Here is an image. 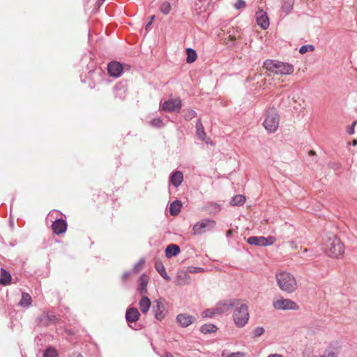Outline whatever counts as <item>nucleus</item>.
I'll list each match as a JSON object with an SVG mask.
<instances>
[{"instance_id": "obj_1", "label": "nucleus", "mask_w": 357, "mask_h": 357, "mask_svg": "<svg viewBox=\"0 0 357 357\" xmlns=\"http://www.w3.org/2000/svg\"><path fill=\"white\" fill-rule=\"evenodd\" d=\"M264 67L268 71L264 79V89H270L275 87L280 83V79L275 75H289L294 71L293 65L275 60H266L264 62Z\"/></svg>"}, {"instance_id": "obj_2", "label": "nucleus", "mask_w": 357, "mask_h": 357, "mask_svg": "<svg viewBox=\"0 0 357 357\" xmlns=\"http://www.w3.org/2000/svg\"><path fill=\"white\" fill-rule=\"evenodd\" d=\"M324 252L330 258L340 259L344 254V245L336 235H328L323 244Z\"/></svg>"}, {"instance_id": "obj_3", "label": "nucleus", "mask_w": 357, "mask_h": 357, "mask_svg": "<svg viewBox=\"0 0 357 357\" xmlns=\"http://www.w3.org/2000/svg\"><path fill=\"white\" fill-rule=\"evenodd\" d=\"M275 280L280 289L282 291L291 294L298 289L297 281L291 273L281 271L275 274Z\"/></svg>"}, {"instance_id": "obj_4", "label": "nucleus", "mask_w": 357, "mask_h": 357, "mask_svg": "<svg viewBox=\"0 0 357 357\" xmlns=\"http://www.w3.org/2000/svg\"><path fill=\"white\" fill-rule=\"evenodd\" d=\"M280 115L274 107L268 108L266 112L264 126L269 132H275L278 128L280 123Z\"/></svg>"}, {"instance_id": "obj_5", "label": "nucleus", "mask_w": 357, "mask_h": 357, "mask_svg": "<svg viewBox=\"0 0 357 357\" xmlns=\"http://www.w3.org/2000/svg\"><path fill=\"white\" fill-rule=\"evenodd\" d=\"M248 307L245 303L238 306L234 312V321L238 327L244 326L249 319Z\"/></svg>"}, {"instance_id": "obj_6", "label": "nucleus", "mask_w": 357, "mask_h": 357, "mask_svg": "<svg viewBox=\"0 0 357 357\" xmlns=\"http://www.w3.org/2000/svg\"><path fill=\"white\" fill-rule=\"evenodd\" d=\"M272 305L277 310H298L300 308L295 301L284 297L274 300Z\"/></svg>"}, {"instance_id": "obj_7", "label": "nucleus", "mask_w": 357, "mask_h": 357, "mask_svg": "<svg viewBox=\"0 0 357 357\" xmlns=\"http://www.w3.org/2000/svg\"><path fill=\"white\" fill-rule=\"evenodd\" d=\"M216 225L215 221L204 219L197 222L192 228L193 235H199L213 229Z\"/></svg>"}, {"instance_id": "obj_8", "label": "nucleus", "mask_w": 357, "mask_h": 357, "mask_svg": "<svg viewBox=\"0 0 357 357\" xmlns=\"http://www.w3.org/2000/svg\"><path fill=\"white\" fill-rule=\"evenodd\" d=\"M276 241V239L273 236H269L268 238L264 236H251L247 240V242L250 245L266 246L273 245Z\"/></svg>"}, {"instance_id": "obj_9", "label": "nucleus", "mask_w": 357, "mask_h": 357, "mask_svg": "<svg viewBox=\"0 0 357 357\" xmlns=\"http://www.w3.org/2000/svg\"><path fill=\"white\" fill-rule=\"evenodd\" d=\"M239 301L236 300H229L218 303L215 307V312L220 314L230 310L233 307L238 306Z\"/></svg>"}, {"instance_id": "obj_10", "label": "nucleus", "mask_w": 357, "mask_h": 357, "mask_svg": "<svg viewBox=\"0 0 357 357\" xmlns=\"http://www.w3.org/2000/svg\"><path fill=\"white\" fill-rule=\"evenodd\" d=\"M181 107V100L179 98H172L165 101L162 109L165 112H178Z\"/></svg>"}, {"instance_id": "obj_11", "label": "nucleus", "mask_w": 357, "mask_h": 357, "mask_svg": "<svg viewBox=\"0 0 357 357\" xmlns=\"http://www.w3.org/2000/svg\"><path fill=\"white\" fill-rule=\"evenodd\" d=\"M123 70V65L118 61H112L107 66V72L109 75L114 77H119Z\"/></svg>"}, {"instance_id": "obj_12", "label": "nucleus", "mask_w": 357, "mask_h": 357, "mask_svg": "<svg viewBox=\"0 0 357 357\" xmlns=\"http://www.w3.org/2000/svg\"><path fill=\"white\" fill-rule=\"evenodd\" d=\"M257 23L263 29H266L269 26V20L266 13L261 10L256 14Z\"/></svg>"}, {"instance_id": "obj_13", "label": "nucleus", "mask_w": 357, "mask_h": 357, "mask_svg": "<svg viewBox=\"0 0 357 357\" xmlns=\"http://www.w3.org/2000/svg\"><path fill=\"white\" fill-rule=\"evenodd\" d=\"M53 232L56 234H61L66 232L67 229V223L62 219L54 221L52 225Z\"/></svg>"}, {"instance_id": "obj_14", "label": "nucleus", "mask_w": 357, "mask_h": 357, "mask_svg": "<svg viewBox=\"0 0 357 357\" xmlns=\"http://www.w3.org/2000/svg\"><path fill=\"white\" fill-rule=\"evenodd\" d=\"M58 320L56 316L52 312L43 314L39 318V322L43 326L48 325L51 323H56Z\"/></svg>"}, {"instance_id": "obj_15", "label": "nucleus", "mask_w": 357, "mask_h": 357, "mask_svg": "<svg viewBox=\"0 0 357 357\" xmlns=\"http://www.w3.org/2000/svg\"><path fill=\"white\" fill-rule=\"evenodd\" d=\"M195 319L192 316L186 314H180L176 317L177 322L182 327H187L190 326L191 324L193 323Z\"/></svg>"}, {"instance_id": "obj_16", "label": "nucleus", "mask_w": 357, "mask_h": 357, "mask_svg": "<svg viewBox=\"0 0 357 357\" xmlns=\"http://www.w3.org/2000/svg\"><path fill=\"white\" fill-rule=\"evenodd\" d=\"M140 317L138 310L135 307H130L126 313V319L128 322H135Z\"/></svg>"}, {"instance_id": "obj_17", "label": "nucleus", "mask_w": 357, "mask_h": 357, "mask_svg": "<svg viewBox=\"0 0 357 357\" xmlns=\"http://www.w3.org/2000/svg\"><path fill=\"white\" fill-rule=\"evenodd\" d=\"M153 312L156 319L161 321L165 318V307L162 302H156V305L153 306Z\"/></svg>"}, {"instance_id": "obj_18", "label": "nucleus", "mask_w": 357, "mask_h": 357, "mask_svg": "<svg viewBox=\"0 0 357 357\" xmlns=\"http://www.w3.org/2000/svg\"><path fill=\"white\" fill-rule=\"evenodd\" d=\"M149 277L145 274L142 275L139 279V284L138 291L142 295H144L147 293L146 287L149 283Z\"/></svg>"}, {"instance_id": "obj_19", "label": "nucleus", "mask_w": 357, "mask_h": 357, "mask_svg": "<svg viewBox=\"0 0 357 357\" xmlns=\"http://www.w3.org/2000/svg\"><path fill=\"white\" fill-rule=\"evenodd\" d=\"M227 38L230 41H235L236 39L240 38L241 36V31L238 28L230 27L226 33Z\"/></svg>"}, {"instance_id": "obj_20", "label": "nucleus", "mask_w": 357, "mask_h": 357, "mask_svg": "<svg viewBox=\"0 0 357 357\" xmlns=\"http://www.w3.org/2000/svg\"><path fill=\"white\" fill-rule=\"evenodd\" d=\"M151 302L147 296H142L139 303V307L143 314H146L149 310Z\"/></svg>"}, {"instance_id": "obj_21", "label": "nucleus", "mask_w": 357, "mask_h": 357, "mask_svg": "<svg viewBox=\"0 0 357 357\" xmlns=\"http://www.w3.org/2000/svg\"><path fill=\"white\" fill-rule=\"evenodd\" d=\"M180 248L177 245H169L165 250L166 257L167 258H171L172 257L176 256L180 253Z\"/></svg>"}, {"instance_id": "obj_22", "label": "nucleus", "mask_w": 357, "mask_h": 357, "mask_svg": "<svg viewBox=\"0 0 357 357\" xmlns=\"http://www.w3.org/2000/svg\"><path fill=\"white\" fill-rule=\"evenodd\" d=\"M183 176L181 172L176 171L174 172L170 178V181L173 185L178 187L183 181Z\"/></svg>"}, {"instance_id": "obj_23", "label": "nucleus", "mask_w": 357, "mask_h": 357, "mask_svg": "<svg viewBox=\"0 0 357 357\" xmlns=\"http://www.w3.org/2000/svg\"><path fill=\"white\" fill-rule=\"evenodd\" d=\"M155 268L159 274L166 280H170V277L167 275L165 266L161 261L157 260L155 262Z\"/></svg>"}, {"instance_id": "obj_24", "label": "nucleus", "mask_w": 357, "mask_h": 357, "mask_svg": "<svg viewBox=\"0 0 357 357\" xmlns=\"http://www.w3.org/2000/svg\"><path fill=\"white\" fill-rule=\"evenodd\" d=\"M11 280L10 274L6 271L5 269H1V275H0V284L2 285H7L10 283Z\"/></svg>"}, {"instance_id": "obj_25", "label": "nucleus", "mask_w": 357, "mask_h": 357, "mask_svg": "<svg viewBox=\"0 0 357 357\" xmlns=\"http://www.w3.org/2000/svg\"><path fill=\"white\" fill-rule=\"evenodd\" d=\"M196 129H197V135L199 139L201 140H204L206 136V134L204 131V126L200 120H198L196 123Z\"/></svg>"}, {"instance_id": "obj_26", "label": "nucleus", "mask_w": 357, "mask_h": 357, "mask_svg": "<svg viewBox=\"0 0 357 357\" xmlns=\"http://www.w3.org/2000/svg\"><path fill=\"white\" fill-rule=\"evenodd\" d=\"M181 203L179 201H175L170 204L169 212L172 215H176L180 212Z\"/></svg>"}, {"instance_id": "obj_27", "label": "nucleus", "mask_w": 357, "mask_h": 357, "mask_svg": "<svg viewBox=\"0 0 357 357\" xmlns=\"http://www.w3.org/2000/svg\"><path fill=\"white\" fill-rule=\"evenodd\" d=\"M339 350L337 348L328 347L320 357H338Z\"/></svg>"}, {"instance_id": "obj_28", "label": "nucleus", "mask_w": 357, "mask_h": 357, "mask_svg": "<svg viewBox=\"0 0 357 357\" xmlns=\"http://www.w3.org/2000/svg\"><path fill=\"white\" fill-rule=\"evenodd\" d=\"M245 202V197L243 195H237L234 196L231 200V205L240 206L243 205Z\"/></svg>"}, {"instance_id": "obj_29", "label": "nucleus", "mask_w": 357, "mask_h": 357, "mask_svg": "<svg viewBox=\"0 0 357 357\" xmlns=\"http://www.w3.org/2000/svg\"><path fill=\"white\" fill-rule=\"evenodd\" d=\"M31 297L28 293H22V299L19 304L22 307H28L31 304Z\"/></svg>"}, {"instance_id": "obj_30", "label": "nucleus", "mask_w": 357, "mask_h": 357, "mask_svg": "<svg viewBox=\"0 0 357 357\" xmlns=\"http://www.w3.org/2000/svg\"><path fill=\"white\" fill-rule=\"evenodd\" d=\"M218 330L216 326L213 324H204L200 328V331L204 334H207L210 333H214Z\"/></svg>"}, {"instance_id": "obj_31", "label": "nucleus", "mask_w": 357, "mask_h": 357, "mask_svg": "<svg viewBox=\"0 0 357 357\" xmlns=\"http://www.w3.org/2000/svg\"><path fill=\"white\" fill-rule=\"evenodd\" d=\"M186 53H187V59H186L187 63H193L194 61H195V60L197 59V55L196 52L194 50H192L191 48H188L186 50Z\"/></svg>"}, {"instance_id": "obj_32", "label": "nucleus", "mask_w": 357, "mask_h": 357, "mask_svg": "<svg viewBox=\"0 0 357 357\" xmlns=\"http://www.w3.org/2000/svg\"><path fill=\"white\" fill-rule=\"evenodd\" d=\"M294 0H284L282 5V10L286 13H289L294 6Z\"/></svg>"}, {"instance_id": "obj_33", "label": "nucleus", "mask_w": 357, "mask_h": 357, "mask_svg": "<svg viewBox=\"0 0 357 357\" xmlns=\"http://www.w3.org/2000/svg\"><path fill=\"white\" fill-rule=\"evenodd\" d=\"M197 116V113L195 110L191 109H187L184 110V117L187 121L192 120L195 118Z\"/></svg>"}, {"instance_id": "obj_34", "label": "nucleus", "mask_w": 357, "mask_h": 357, "mask_svg": "<svg viewBox=\"0 0 357 357\" xmlns=\"http://www.w3.org/2000/svg\"><path fill=\"white\" fill-rule=\"evenodd\" d=\"M160 10L163 14L167 15L171 10V4L165 1L161 4Z\"/></svg>"}, {"instance_id": "obj_35", "label": "nucleus", "mask_w": 357, "mask_h": 357, "mask_svg": "<svg viewBox=\"0 0 357 357\" xmlns=\"http://www.w3.org/2000/svg\"><path fill=\"white\" fill-rule=\"evenodd\" d=\"M44 357H58V354L55 349L50 347L45 351Z\"/></svg>"}, {"instance_id": "obj_36", "label": "nucleus", "mask_w": 357, "mask_h": 357, "mask_svg": "<svg viewBox=\"0 0 357 357\" xmlns=\"http://www.w3.org/2000/svg\"><path fill=\"white\" fill-rule=\"evenodd\" d=\"M145 263L144 259H141L133 267L132 271L135 273H139L142 271L143 266Z\"/></svg>"}, {"instance_id": "obj_37", "label": "nucleus", "mask_w": 357, "mask_h": 357, "mask_svg": "<svg viewBox=\"0 0 357 357\" xmlns=\"http://www.w3.org/2000/svg\"><path fill=\"white\" fill-rule=\"evenodd\" d=\"M217 314L216 312H215V307L213 309H207L204 311H203L202 315L203 317H212L213 316Z\"/></svg>"}, {"instance_id": "obj_38", "label": "nucleus", "mask_w": 357, "mask_h": 357, "mask_svg": "<svg viewBox=\"0 0 357 357\" xmlns=\"http://www.w3.org/2000/svg\"><path fill=\"white\" fill-rule=\"evenodd\" d=\"M314 50L312 45H303L299 50L301 54H305L308 51H313Z\"/></svg>"}, {"instance_id": "obj_39", "label": "nucleus", "mask_w": 357, "mask_h": 357, "mask_svg": "<svg viewBox=\"0 0 357 357\" xmlns=\"http://www.w3.org/2000/svg\"><path fill=\"white\" fill-rule=\"evenodd\" d=\"M151 125L155 127L160 128L162 126V121L160 119H155L151 121Z\"/></svg>"}, {"instance_id": "obj_40", "label": "nucleus", "mask_w": 357, "mask_h": 357, "mask_svg": "<svg viewBox=\"0 0 357 357\" xmlns=\"http://www.w3.org/2000/svg\"><path fill=\"white\" fill-rule=\"evenodd\" d=\"M245 6V2L243 0H237L234 3V8L236 9H241Z\"/></svg>"}, {"instance_id": "obj_41", "label": "nucleus", "mask_w": 357, "mask_h": 357, "mask_svg": "<svg viewBox=\"0 0 357 357\" xmlns=\"http://www.w3.org/2000/svg\"><path fill=\"white\" fill-rule=\"evenodd\" d=\"M227 357H245V354L243 352H234L227 355Z\"/></svg>"}, {"instance_id": "obj_42", "label": "nucleus", "mask_w": 357, "mask_h": 357, "mask_svg": "<svg viewBox=\"0 0 357 357\" xmlns=\"http://www.w3.org/2000/svg\"><path fill=\"white\" fill-rule=\"evenodd\" d=\"M264 332V329L263 328H261V327H259V328H257L255 330V336H260Z\"/></svg>"}, {"instance_id": "obj_43", "label": "nucleus", "mask_w": 357, "mask_h": 357, "mask_svg": "<svg viewBox=\"0 0 357 357\" xmlns=\"http://www.w3.org/2000/svg\"><path fill=\"white\" fill-rule=\"evenodd\" d=\"M154 19H155V16L152 15L151 17V20H150L149 22H148V24L146 25V27H145L146 30H148L149 29V27L151 26Z\"/></svg>"}, {"instance_id": "obj_44", "label": "nucleus", "mask_w": 357, "mask_h": 357, "mask_svg": "<svg viewBox=\"0 0 357 357\" xmlns=\"http://www.w3.org/2000/svg\"><path fill=\"white\" fill-rule=\"evenodd\" d=\"M267 357H283L281 354H272L268 355Z\"/></svg>"}, {"instance_id": "obj_45", "label": "nucleus", "mask_w": 357, "mask_h": 357, "mask_svg": "<svg viewBox=\"0 0 357 357\" xmlns=\"http://www.w3.org/2000/svg\"><path fill=\"white\" fill-rule=\"evenodd\" d=\"M354 128H352L351 126V128L348 130V133L350 135H352V134H354Z\"/></svg>"}, {"instance_id": "obj_46", "label": "nucleus", "mask_w": 357, "mask_h": 357, "mask_svg": "<svg viewBox=\"0 0 357 357\" xmlns=\"http://www.w3.org/2000/svg\"><path fill=\"white\" fill-rule=\"evenodd\" d=\"M232 233H233V230H232V229H229V230L227 231L226 235H227V236H228V237H229V236H230L232 234Z\"/></svg>"}, {"instance_id": "obj_47", "label": "nucleus", "mask_w": 357, "mask_h": 357, "mask_svg": "<svg viewBox=\"0 0 357 357\" xmlns=\"http://www.w3.org/2000/svg\"><path fill=\"white\" fill-rule=\"evenodd\" d=\"M308 154L309 155H314L316 154L315 151H313V150H310L309 152H308Z\"/></svg>"}, {"instance_id": "obj_48", "label": "nucleus", "mask_w": 357, "mask_h": 357, "mask_svg": "<svg viewBox=\"0 0 357 357\" xmlns=\"http://www.w3.org/2000/svg\"><path fill=\"white\" fill-rule=\"evenodd\" d=\"M165 357H174L173 355L169 353V352H167L165 354Z\"/></svg>"}, {"instance_id": "obj_49", "label": "nucleus", "mask_w": 357, "mask_h": 357, "mask_svg": "<svg viewBox=\"0 0 357 357\" xmlns=\"http://www.w3.org/2000/svg\"><path fill=\"white\" fill-rule=\"evenodd\" d=\"M357 124V121H354L352 125H351V127L354 128L355 126Z\"/></svg>"}, {"instance_id": "obj_50", "label": "nucleus", "mask_w": 357, "mask_h": 357, "mask_svg": "<svg viewBox=\"0 0 357 357\" xmlns=\"http://www.w3.org/2000/svg\"><path fill=\"white\" fill-rule=\"evenodd\" d=\"M76 357H83L82 354H78Z\"/></svg>"}, {"instance_id": "obj_51", "label": "nucleus", "mask_w": 357, "mask_h": 357, "mask_svg": "<svg viewBox=\"0 0 357 357\" xmlns=\"http://www.w3.org/2000/svg\"><path fill=\"white\" fill-rule=\"evenodd\" d=\"M105 0H99V1L103 2Z\"/></svg>"}]
</instances>
